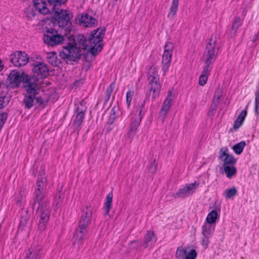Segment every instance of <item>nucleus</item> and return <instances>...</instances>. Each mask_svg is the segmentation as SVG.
Here are the masks:
<instances>
[{
	"instance_id": "obj_18",
	"label": "nucleus",
	"mask_w": 259,
	"mask_h": 259,
	"mask_svg": "<svg viewBox=\"0 0 259 259\" xmlns=\"http://www.w3.org/2000/svg\"><path fill=\"white\" fill-rule=\"evenodd\" d=\"M79 23L84 27H92L97 25V21L87 13H83L78 17Z\"/></svg>"
},
{
	"instance_id": "obj_31",
	"label": "nucleus",
	"mask_w": 259,
	"mask_h": 259,
	"mask_svg": "<svg viewBox=\"0 0 259 259\" xmlns=\"http://www.w3.org/2000/svg\"><path fill=\"white\" fill-rule=\"evenodd\" d=\"M224 171L228 178H232L236 175L237 169L235 167L229 165H224Z\"/></svg>"
},
{
	"instance_id": "obj_7",
	"label": "nucleus",
	"mask_w": 259,
	"mask_h": 259,
	"mask_svg": "<svg viewBox=\"0 0 259 259\" xmlns=\"http://www.w3.org/2000/svg\"><path fill=\"white\" fill-rule=\"evenodd\" d=\"M47 182L45 176L40 175L38 177L37 180L36 184V189L34 192V201L39 202L40 201H44V203L48 200L47 197L45 190L46 188Z\"/></svg>"
},
{
	"instance_id": "obj_10",
	"label": "nucleus",
	"mask_w": 259,
	"mask_h": 259,
	"mask_svg": "<svg viewBox=\"0 0 259 259\" xmlns=\"http://www.w3.org/2000/svg\"><path fill=\"white\" fill-rule=\"evenodd\" d=\"M64 39V36L55 28L48 29L44 36V42L52 46L60 44Z\"/></svg>"
},
{
	"instance_id": "obj_50",
	"label": "nucleus",
	"mask_w": 259,
	"mask_h": 259,
	"mask_svg": "<svg viewBox=\"0 0 259 259\" xmlns=\"http://www.w3.org/2000/svg\"><path fill=\"white\" fill-rule=\"evenodd\" d=\"M41 172L44 175V171H42V172Z\"/></svg>"
},
{
	"instance_id": "obj_30",
	"label": "nucleus",
	"mask_w": 259,
	"mask_h": 259,
	"mask_svg": "<svg viewBox=\"0 0 259 259\" xmlns=\"http://www.w3.org/2000/svg\"><path fill=\"white\" fill-rule=\"evenodd\" d=\"M242 21L238 17H236L235 18L231 26V33L235 35L237 32L238 28L242 24Z\"/></svg>"
},
{
	"instance_id": "obj_26",
	"label": "nucleus",
	"mask_w": 259,
	"mask_h": 259,
	"mask_svg": "<svg viewBox=\"0 0 259 259\" xmlns=\"http://www.w3.org/2000/svg\"><path fill=\"white\" fill-rule=\"evenodd\" d=\"M179 6V0H173L170 8L169 12L167 15V17L169 19H173L176 16Z\"/></svg>"
},
{
	"instance_id": "obj_36",
	"label": "nucleus",
	"mask_w": 259,
	"mask_h": 259,
	"mask_svg": "<svg viewBox=\"0 0 259 259\" xmlns=\"http://www.w3.org/2000/svg\"><path fill=\"white\" fill-rule=\"evenodd\" d=\"M222 96V92L221 90H218L214 94L212 103L216 106L221 100V98Z\"/></svg>"
},
{
	"instance_id": "obj_29",
	"label": "nucleus",
	"mask_w": 259,
	"mask_h": 259,
	"mask_svg": "<svg viewBox=\"0 0 259 259\" xmlns=\"http://www.w3.org/2000/svg\"><path fill=\"white\" fill-rule=\"evenodd\" d=\"M219 217L218 213L215 210H211L206 218V223L214 225L217 219Z\"/></svg>"
},
{
	"instance_id": "obj_21",
	"label": "nucleus",
	"mask_w": 259,
	"mask_h": 259,
	"mask_svg": "<svg viewBox=\"0 0 259 259\" xmlns=\"http://www.w3.org/2000/svg\"><path fill=\"white\" fill-rule=\"evenodd\" d=\"M87 232V229L80 227L78 226L75 229L73 236V239L75 243H77L78 244L81 243Z\"/></svg>"
},
{
	"instance_id": "obj_49",
	"label": "nucleus",
	"mask_w": 259,
	"mask_h": 259,
	"mask_svg": "<svg viewBox=\"0 0 259 259\" xmlns=\"http://www.w3.org/2000/svg\"><path fill=\"white\" fill-rule=\"evenodd\" d=\"M55 27H57V25L58 26V25L57 24H56L55 22Z\"/></svg>"
},
{
	"instance_id": "obj_6",
	"label": "nucleus",
	"mask_w": 259,
	"mask_h": 259,
	"mask_svg": "<svg viewBox=\"0 0 259 259\" xmlns=\"http://www.w3.org/2000/svg\"><path fill=\"white\" fill-rule=\"evenodd\" d=\"M148 79L150 85L149 96L152 94V99L154 100L159 96L161 89L157 69L155 66H152L149 69L148 72Z\"/></svg>"
},
{
	"instance_id": "obj_47",
	"label": "nucleus",
	"mask_w": 259,
	"mask_h": 259,
	"mask_svg": "<svg viewBox=\"0 0 259 259\" xmlns=\"http://www.w3.org/2000/svg\"><path fill=\"white\" fill-rule=\"evenodd\" d=\"M3 68V64H2L1 61L0 60V71L2 70Z\"/></svg>"
},
{
	"instance_id": "obj_12",
	"label": "nucleus",
	"mask_w": 259,
	"mask_h": 259,
	"mask_svg": "<svg viewBox=\"0 0 259 259\" xmlns=\"http://www.w3.org/2000/svg\"><path fill=\"white\" fill-rule=\"evenodd\" d=\"M198 184L196 183L186 184L174 194L175 198H185L192 195L197 188Z\"/></svg>"
},
{
	"instance_id": "obj_37",
	"label": "nucleus",
	"mask_w": 259,
	"mask_h": 259,
	"mask_svg": "<svg viewBox=\"0 0 259 259\" xmlns=\"http://www.w3.org/2000/svg\"><path fill=\"white\" fill-rule=\"evenodd\" d=\"M187 249H184L182 247L178 248L176 251V257L178 259H184L186 253Z\"/></svg>"
},
{
	"instance_id": "obj_2",
	"label": "nucleus",
	"mask_w": 259,
	"mask_h": 259,
	"mask_svg": "<svg viewBox=\"0 0 259 259\" xmlns=\"http://www.w3.org/2000/svg\"><path fill=\"white\" fill-rule=\"evenodd\" d=\"M27 78L25 79L26 83L24 87L26 92L24 100L26 107L27 108H30L35 103H37L41 107H44L45 105L44 100L40 97L35 98L36 95L40 89L38 80L34 81L33 79H31V80L29 79L30 81L28 82L27 81Z\"/></svg>"
},
{
	"instance_id": "obj_16",
	"label": "nucleus",
	"mask_w": 259,
	"mask_h": 259,
	"mask_svg": "<svg viewBox=\"0 0 259 259\" xmlns=\"http://www.w3.org/2000/svg\"><path fill=\"white\" fill-rule=\"evenodd\" d=\"M34 75L30 77H34L38 80V85L40 87V82L39 78H45L48 74V69L46 65L43 63H38L34 66L33 68Z\"/></svg>"
},
{
	"instance_id": "obj_39",
	"label": "nucleus",
	"mask_w": 259,
	"mask_h": 259,
	"mask_svg": "<svg viewBox=\"0 0 259 259\" xmlns=\"http://www.w3.org/2000/svg\"><path fill=\"white\" fill-rule=\"evenodd\" d=\"M28 219H29V215L28 214L27 211L25 210V211H24V215L21 217V219L20 220V227L25 226L26 225Z\"/></svg>"
},
{
	"instance_id": "obj_4",
	"label": "nucleus",
	"mask_w": 259,
	"mask_h": 259,
	"mask_svg": "<svg viewBox=\"0 0 259 259\" xmlns=\"http://www.w3.org/2000/svg\"><path fill=\"white\" fill-rule=\"evenodd\" d=\"M44 201L39 202L34 201L33 207L37 209V213L39 217L38 228L43 231L45 229L47 224L49 220L50 206L49 200L44 203Z\"/></svg>"
},
{
	"instance_id": "obj_22",
	"label": "nucleus",
	"mask_w": 259,
	"mask_h": 259,
	"mask_svg": "<svg viewBox=\"0 0 259 259\" xmlns=\"http://www.w3.org/2000/svg\"><path fill=\"white\" fill-rule=\"evenodd\" d=\"M33 3L35 8L40 13L43 14L49 13L50 10L47 7V2L45 0H33Z\"/></svg>"
},
{
	"instance_id": "obj_13",
	"label": "nucleus",
	"mask_w": 259,
	"mask_h": 259,
	"mask_svg": "<svg viewBox=\"0 0 259 259\" xmlns=\"http://www.w3.org/2000/svg\"><path fill=\"white\" fill-rule=\"evenodd\" d=\"M174 93L171 91H169L166 98L163 102L159 113V118H161L162 121L164 120L166 115L170 110L174 99Z\"/></svg>"
},
{
	"instance_id": "obj_8",
	"label": "nucleus",
	"mask_w": 259,
	"mask_h": 259,
	"mask_svg": "<svg viewBox=\"0 0 259 259\" xmlns=\"http://www.w3.org/2000/svg\"><path fill=\"white\" fill-rule=\"evenodd\" d=\"M53 11L55 23L58 25V26L61 27L67 26L72 17V13L68 10L59 8Z\"/></svg>"
},
{
	"instance_id": "obj_15",
	"label": "nucleus",
	"mask_w": 259,
	"mask_h": 259,
	"mask_svg": "<svg viewBox=\"0 0 259 259\" xmlns=\"http://www.w3.org/2000/svg\"><path fill=\"white\" fill-rule=\"evenodd\" d=\"M28 60L29 58L25 52H16L11 56V61L16 67H21L26 65Z\"/></svg>"
},
{
	"instance_id": "obj_25",
	"label": "nucleus",
	"mask_w": 259,
	"mask_h": 259,
	"mask_svg": "<svg viewBox=\"0 0 259 259\" xmlns=\"http://www.w3.org/2000/svg\"><path fill=\"white\" fill-rule=\"evenodd\" d=\"M156 241V238L153 231H148L145 236V247H151Z\"/></svg>"
},
{
	"instance_id": "obj_9",
	"label": "nucleus",
	"mask_w": 259,
	"mask_h": 259,
	"mask_svg": "<svg viewBox=\"0 0 259 259\" xmlns=\"http://www.w3.org/2000/svg\"><path fill=\"white\" fill-rule=\"evenodd\" d=\"M26 78L28 79L27 81L28 82L30 81L29 79L31 80V79H33L34 81H37L34 77H30L23 72L17 70H13L11 72L8 76V80L12 87H17L22 81L24 84V87L26 83L25 79Z\"/></svg>"
},
{
	"instance_id": "obj_24",
	"label": "nucleus",
	"mask_w": 259,
	"mask_h": 259,
	"mask_svg": "<svg viewBox=\"0 0 259 259\" xmlns=\"http://www.w3.org/2000/svg\"><path fill=\"white\" fill-rule=\"evenodd\" d=\"M212 67L211 66L205 65L203 71L199 77V84L200 85H204L207 82L208 75L210 72Z\"/></svg>"
},
{
	"instance_id": "obj_11",
	"label": "nucleus",
	"mask_w": 259,
	"mask_h": 259,
	"mask_svg": "<svg viewBox=\"0 0 259 259\" xmlns=\"http://www.w3.org/2000/svg\"><path fill=\"white\" fill-rule=\"evenodd\" d=\"M174 49V45L172 43L167 42L165 44L162 59V70L164 74H165L169 67Z\"/></svg>"
},
{
	"instance_id": "obj_5",
	"label": "nucleus",
	"mask_w": 259,
	"mask_h": 259,
	"mask_svg": "<svg viewBox=\"0 0 259 259\" xmlns=\"http://www.w3.org/2000/svg\"><path fill=\"white\" fill-rule=\"evenodd\" d=\"M144 104L137 107V110L130 114V123L129 130L126 133V137L131 142L136 135L138 127L142 118V111Z\"/></svg>"
},
{
	"instance_id": "obj_40",
	"label": "nucleus",
	"mask_w": 259,
	"mask_h": 259,
	"mask_svg": "<svg viewBox=\"0 0 259 259\" xmlns=\"http://www.w3.org/2000/svg\"><path fill=\"white\" fill-rule=\"evenodd\" d=\"M7 116V113L6 112H3L0 114V132L5 123Z\"/></svg>"
},
{
	"instance_id": "obj_45",
	"label": "nucleus",
	"mask_w": 259,
	"mask_h": 259,
	"mask_svg": "<svg viewBox=\"0 0 259 259\" xmlns=\"http://www.w3.org/2000/svg\"><path fill=\"white\" fill-rule=\"evenodd\" d=\"M255 113L257 116L259 115V104L255 103Z\"/></svg>"
},
{
	"instance_id": "obj_44",
	"label": "nucleus",
	"mask_w": 259,
	"mask_h": 259,
	"mask_svg": "<svg viewBox=\"0 0 259 259\" xmlns=\"http://www.w3.org/2000/svg\"><path fill=\"white\" fill-rule=\"evenodd\" d=\"M50 62L53 65L56 64V57L54 54H52V56L50 57Z\"/></svg>"
},
{
	"instance_id": "obj_3",
	"label": "nucleus",
	"mask_w": 259,
	"mask_h": 259,
	"mask_svg": "<svg viewBox=\"0 0 259 259\" xmlns=\"http://www.w3.org/2000/svg\"><path fill=\"white\" fill-rule=\"evenodd\" d=\"M220 48L219 38L216 36H211L207 44L204 52L203 60L206 65H210L215 60Z\"/></svg>"
},
{
	"instance_id": "obj_17",
	"label": "nucleus",
	"mask_w": 259,
	"mask_h": 259,
	"mask_svg": "<svg viewBox=\"0 0 259 259\" xmlns=\"http://www.w3.org/2000/svg\"><path fill=\"white\" fill-rule=\"evenodd\" d=\"M92 215V209L90 206H87L82 211L80 219L79 221V226L87 229L91 224V219Z\"/></svg>"
},
{
	"instance_id": "obj_19",
	"label": "nucleus",
	"mask_w": 259,
	"mask_h": 259,
	"mask_svg": "<svg viewBox=\"0 0 259 259\" xmlns=\"http://www.w3.org/2000/svg\"><path fill=\"white\" fill-rule=\"evenodd\" d=\"M228 149L227 148H223L221 150L220 158L224 161V165L227 164H233L236 162L234 157L228 154Z\"/></svg>"
},
{
	"instance_id": "obj_43",
	"label": "nucleus",
	"mask_w": 259,
	"mask_h": 259,
	"mask_svg": "<svg viewBox=\"0 0 259 259\" xmlns=\"http://www.w3.org/2000/svg\"><path fill=\"white\" fill-rule=\"evenodd\" d=\"M19 197L16 198V201L18 204H21L23 201V198L24 197V193H20Z\"/></svg>"
},
{
	"instance_id": "obj_23",
	"label": "nucleus",
	"mask_w": 259,
	"mask_h": 259,
	"mask_svg": "<svg viewBox=\"0 0 259 259\" xmlns=\"http://www.w3.org/2000/svg\"><path fill=\"white\" fill-rule=\"evenodd\" d=\"M85 109L86 108L81 104H80V107L77 108L76 115L74 121V123L76 125L79 126L81 124L84 118V113L85 111Z\"/></svg>"
},
{
	"instance_id": "obj_35",
	"label": "nucleus",
	"mask_w": 259,
	"mask_h": 259,
	"mask_svg": "<svg viewBox=\"0 0 259 259\" xmlns=\"http://www.w3.org/2000/svg\"><path fill=\"white\" fill-rule=\"evenodd\" d=\"M10 100V96L8 95H0V109L8 105Z\"/></svg>"
},
{
	"instance_id": "obj_42",
	"label": "nucleus",
	"mask_w": 259,
	"mask_h": 259,
	"mask_svg": "<svg viewBox=\"0 0 259 259\" xmlns=\"http://www.w3.org/2000/svg\"><path fill=\"white\" fill-rule=\"evenodd\" d=\"M133 92L129 91L126 93V101L127 107L128 108L130 106L131 101L132 100Z\"/></svg>"
},
{
	"instance_id": "obj_1",
	"label": "nucleus",
	"mask_w": 259,
	"mask_h": 259,
	"mask_svg": "<svg viewBox=\"0 0 259 259\" xmlns=\"http://www.w3.org/2000/svg\"><path fill=\"white\" fill-rule=\"evenodd\" d=\"M104 32V30L100 29L93 31L88 41L83 35H77L74 39L73 44L69 43L64 47L63 50L60 53V56L63 58L77 59L84 54L85 52L96 55L102 50Z\"/></svg>"
},
{
	"instance_id": "obj_27",
	"label": "nucleus",
	"mask_w": 259,
	"mask_h": 259,
	"mask_svg": "<svg viewBox=\"0 0 259 259\" xmlns=\"http://www.w3.org/2000/svg\"><path fill=\"white\" fill-rule=\"evenodd\" d=\"M113 194L110 192L107 196L106 202L104 203L105 215H109L112 203Z\"/></svg>"
},
{
	"instance_id": "obj_33",
	"label": "nucleus",
	"mask_w": 259,
	"mask_h": 259,
	"mask_svg": "<svg viewBox=\"0 0 259 259\" xmlns=\"http://www.w3.org/2000/svg\"><path fill=\"white\" fill-rule=\"evenodd\" d=\"M237 189L233 187L231 189H227L224 193V195L226 199L232 198L237 194Z\"/></svg>"
},
{
	"instance_id": "obj_46",
	"label": "nucleus",
	"mask_w": 259,
	"mask_h": 259,
	"mask_svg": "<svg viewBox=\"0 0 259 259\" xmlns=\"http://www.w3.org/2000/svg\"><path fill=\"white\" fill-rule=\"evenodd\" d=\"M109 125V127L107 129L108 132H110L114 127V125L112 124V122L111 123H108V124Z\"/></svg>"
},
{
	"instance_id": "obj_28",
	"label": "nucleus",
	"mask_w": 259,
	"mask_h": 259,
	"mask_svg": "<svg viewBox=\"0 0 259 259\" xmlns=\"http://www.w3.org/2000/svg\"><path fill=\"white\" fill-rule=\"evenodd\" d=\"M247 115V109L242 110L238 115L237 118L235 121L234 127L236 129L238 128L242 124L244 120Z\"/></svg>"
},
{
	"instance_id": "obj_41",
	"label": "nucleus",
	"mask_w": 259,
	"mask_h": 259,
	"mask_svg": "<svg viewBox=\"0 0 259 259\" xmlns=\"http://www.w3.org/2000/svg\"><path fill=\"white\" fill-rule=\"evenodd\" d=\"M149 171L151 173H155L157 170V163L155 160L152 161L149 166Z\"/></svg>"
},
{
	"instance_id": "obj_34",
	"label": "nucleus",
	"mask_w": 259,
	"mask_h": 259,
	"mask_svg": "<svg viewBox=\"0 0 259 259\" xmlns=\"http://www.w3.org/2000/svg\"><path fill=\"white\" fill-rule=\"evenodd\" d=\"M245 142L244 141H242L236 145H235L233 147V149L234 152L237 154H240L245 146Z\"/></svg>"
},
{
	"instance_id": "obj_48",
	"label": "nucleus",
	"mask_w": 259,
	"mask_h": 259,
	"mask_svg": "<svg viewBox=\"0 0 259 259\" xmlns=\"http://www.w3.org/2000/svg\"><path fill=\"white\" fill-rule=\"evenodd\" d=\"M132 244H138V242L136 241H133L132 242Z\"/></svg>"
},
{
	"instance_id": "obj_14",
	"label": "nucleus",
	"mask_w": 259,
	"mask_h": 259,
	"mask_svg": "<svg viewBox=\"0 0 259 259\" xmlns=\"http://www.w3.org/2000/svg\"><path fill=\"white\" fill-rule=\"evenodd\" d=\"M215 225L205 222L202 227V245L207 247L209 243V238L212 236L214 230Z\"/></svg>"
},
{
	"instance_id": "obj_32",
	"label": "nucleus",
	"mask_w": 259,
	"mask_h": 259,
	"mask_svg": "<svg viewBox=\"0 0 259 259\" xmlns=\"http://www.w3.org/2000/svg\"><path fill=\"white\" fill-rule=\"evenodd\" d=\"M67 0H48L50 6L52 7L53 11L57 10L62 5L66 3Z\"/></svg>"
},
{
	"instance_id": "obj_38",
	"label": "nucleus",
	"mask_w": 259,
	"mask_h": 259,
	"mask_svg": "<svg viewBox=\"0 0 259 259\" xmlns=\"http://www.w3.org/2000/svg\"><path fill=\"white\" fill-rule=\"evenodd\" d=\"M197 256V252L195 249H190L189 251L186 250L185 259H195Z\"/></svg>"
},
{
	"instance_id": "obj_20",
	"label": "nucleus",
	"mask_w": 259,
	"mask_h": 259,
	"mask_svg": "<svg viewBox=\"0 0 259 259\" xmlns=\"http://www.w3.org/2000/svg\"><path fill=\"white\" fill-rule=\"evenodd\" d=\"M41 246H33L28 250L25 259H40L41 257Z\"/></svg>"
}]
</instances>
